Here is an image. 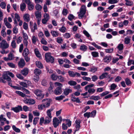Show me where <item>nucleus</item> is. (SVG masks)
Returning a JSON list of instances; mask_svg holds the SVG:
<instances>
[{
  "label": "nucleus",
  "mask_w": 134,
  "mask_h": 134,
  "mask_svg": "<svg viewBox=\"0 0 134 134\" xmlns=\"http://www.w3.org/2000/svg\"><path fill=\"white\" fill-rule=\"evenodd\" d=\"M23 18L25 21L29 22L30 20V16L28 14H25L24 15Z\"/></svg>",
  "instance_id": "obj_16"
},
{
  "label": "nucleus",
  "mask_w": 134,
  "mask_h": 134,
  "mask_svg": "<svg viewBox=\"0 0 134 134\" xmlns=\"http://www.w3.org/2000/svg\"><path fill=\"white\" fill-rule=\"evenodd\" d=\"M42 91L38 89H36L34 91V93L37 96V99H42L44 97V95L42 93Z\"/></svg>",
  "instance_id": "obj_4"
},
{
  "label": "nucleus",
  "mask_w": 134,
  "mask_h": 134,
  "mask_svg": "<svg viewBox=\"0 0 134 134\" xmlns=\"http://www.w3.org/2000/svg\"><path fill=\"white\" fill-rule=\"evenodd\" d=\"M45 58L46 61L47 62H51L52 63L54 61V58L51 56L50 53H48L45 54Z\"/></svg>",
  "instance_id": "obj_5"
},
{
  "label": "nucleus",
  "mask_w": 134,
  "mask_h": 134,
  "mask_svg": "<svg viewBox=\"0 0 134 134\" xmlns=\"http://www.w3.org/2000/svg\"><path fill=\"white\" fill-rule=\"evenodd\" d=\"M75 16L72 14H69L68 16V18L70 21H72L74 18Z\"/></svg>",
  "instance_id": "obj_62"
},
{
  "label": "nucleus",
  "mask_w": 134,
  "mask_h": 134,
  "mask_svg": "<svg viewBox=\"0 0 134 134\" xmlns=\"http://www.w3.org/2000/svg\"><path fill=\"white\" fill-rule=\"evenodd\" d=\"M28 69L27 68H25L21 71V73L23 75L26 76L28 74Z\"/></svg>",
  "instance_id": "obj_23"
},
{
  "label": "nucleus",
  "mask_w": 134,
  "mask_h": 134,
  "mask_svg": "<svg viewBox=\"0 0 134 134\" xmlns=\"http://www.w3.org/2000/svg\"><path fill=\"white\" fill-rule=\"evenodd\" d=\"M57 79L60 82H63L65 81V78L62 76H58Z\"/></svg>",
  "instance_id": "obj_37"
},
{
  "label": "nucleus",
  "mask_w": 134,
  "mask_h": 134,
  "mask_svg": "<svg viewBox=\"0 0 134 134\" xmlns=\"http://www.w3.org/2000/svg\"><path fill=\"white\" fill-rule=\"evenodd\" d=\"M94 86V84H93L87 85L85 87V90L87 91L88 88H91L93 87Z\"/></svg>",
  "instance_id": "obj_51"
},
{
  "label": "nucleus",
  "mask_w": 134,
  "mask_h": 134,
  "mask_svg": "<svg viewBox=\"0 0 134 134\" xmlns=\"http://www.w3.org/2000/svg\"><path fill=\"white\" fill-rule=\"evenodd\" d=\"M90 99L95 100H97L100 99V98L99 96H92L90 97Z\"/></svg>",
  "instance_id": "obj_26"
},
{
  "label": "nucleus",
  "mask_w": 134,
  "mask_h": 134,
  "mask_svg": "<svg viewBox=\"0 0 134 134\" xmlns=\"http://www.w3.org/2000/svg\"><path fill=\"white\" fill-rule=\"evenodd\" d=\"M111 59V56H106L105 58L103 59L104 62L105 63H107L109 62Z\"/></svg>",
  "instance_id": "obj_19"
},
{
  "label": "nucleus",
  "mask_w": 134,
  "mask_h": 134,
  "mask_svg": "<svg viewBox=\"0 0 134 134\" xmlns=\"http://www.w3.org/2000/svg\"><path fill=\"white\" fill-rule=\"evenodd\" d=\"M65 98L64 95H62L60 96L57 97L55 98V99L57 100H60Z\"/></svg>",
  "instance_id": "obj_46"
},
{
  "label": "nucleus",
  "mask_w": 134,
  "mask_h": 134,
  "mask_svg": "<svg viewBox=\"0 0 134 134\" xmlns=\"http://www.w3.org/2000/svg\"><path fill=\"white\" fill-rule=\"evenodd\" d=\"M82 79L84 80L88 81H91V78L86 76H83L82 77Z\"/></svg>",
  "instance_id": "obj_59"
},
{
  "label": "nucleus",
  "mask_w": 134,
  "mask_h": 134,
  "mask_svg": "<svg viewBox=\"0 0 134 134\" xmlns=\"http://www.w3.org/2000/svg\"><path fill=\"white\" fill-rule=\"evenodd\" d=\"M21 10L23 11L26 7V5L25 3H23L21 4L20 5Z\"/></svg>",
  "instance_id": "obj_54"
},
{
  "label": "nucleus",
  "mask_w": 134,
  "mask_h": 134,
  "mask_svg": "<svg viewBox=\"0 0 134 134\" xmlns=\"http://www.w3.org/2000/svg\"><path fill=\"white\" fill-rule=\"evenodd\" d=\"M53 110V109L52 108H51L49 109L47 111V116H46L52 118L51 112Z\"/></svg>",
  "instance_id": "obj_30"
},
{
  "label": "nucleus",
  "mask_w": 134,
  "mask_h": 134,
  "mask_svg": "<svg viewBox=\"0 0 134 134\" xmlns=\"http://www.w3.org/2000/svg\"><path fill=\"white\" fill-rule=\"evenodd\" d=\"M12 128L13 130L15 131L16 132L19 133L20 132V130L19 129L16 127L15 126L13 125L12 126Z\"/></svg>",
  "instance_id": "obj_53"
},
{
  "label": "nucleus",
  "mask_w": 134,
  "mask_h": 134,
  "mask_svg": "<svg viewBox=\"0 0 134 134\" xmlns=\"http://www.w3.org/2000/svg\"><path fill=\"white\" fill-rule=\"evenodd\" d=\"M69 12L68 10L64 8L62 12V13L64 15H66Z\"/></svg>",
  "instance_id": "obj_58"
},
{
  "label": "nucleus",
  "mask_w": 134,
  "mask_h": 134,
  "mask_svg": "<svg viewBox=\"0 0 134 134\" xmlns=\"http://www.w3.org/2000/svg\"><path fill=\"white\" fill-rule=\"evenodd\" d=\"M52 118L51 117L46 116L44 123L45 124H46L49 123L51 121Z\"/></svg>",
  "instance_id": "obj_18"
},
{
  "label": "nucleus",
  "mask_w": 134,
  "mask_h": 134,
  "mask_svg": "<svg viewBox=\"0 0 134 134\" xmlns=\"http://www.w3.org/2000/svg\"><path fill=\"white\" fill-rule=\"evenodd\" d=\"M32 42L34 44H35L36 42L38 40L37 36L33 35L32 38Z\"/></svg>",
  "instance_id": "obj_35"
},
{
  "label": "nucleus",
  "mask_w": 134,
  "mask_h": 134,
  "mask_svg": "<svg viewBox=\"0 0 134 134\" xmlns=\"http://www.w3.org/2000/svg\"><path fill=\"white\" fill-rule=\"evenodd\" d=\"M91 54L93 57H96L99 56V53L96 51H93L91 52Z\"/></svg>",
  "instance_id": "obj_40"
},
{
  "label": "nucleus",
  "mask_w": 134,
  "mask_h": 134,
  "mask_svg": "<svg viewBox=\"0 0 134 134\" xmlns=\"http://www.w3.org/2000/svg\"><path fill=\"white\" fill-rule=\"evenodd\" d=\"M1 35L3 37H5L6 36V34L5 31V29H3L1 31Z\"/></svg>",
  "instance_id": "obj_64"
},
{
  "label": "nucleus",
  "mask_w": 134,
  "mask_h": 134,
  "mask_svg": "<svg viewBox=\"0 0 134 134\" xmlns=\"http://www.w3.org/2000/svg\"><path fill=\"white\" fill-rule=\"evenodd\" d=\"M54 84L59 87H57L53 92L56 95H59L62 93V85L59 82H55Z\"/></svg>",
  "instance_id": "obj_2"
},
{
  "label": "nucleus",
  "mask_w": 134,
  "mask_h": 134,
  "mask_svg": "<svg viewBox=\"0 0 134 134\" xmlns=\"http://www.w3.org/2000/svg\"><path fill=\"white\" fill-rule=\"evenodd\" d=\"M8 76L12 77H14V75L12 73L9 71H6L3 74L2 76L0 77V82L5 83L7 81H9L11 80V78Z\"/></svg>",
  "instance_id": "obj_1"
},
{
  "label": "nucleus",
  "mask_w": 134,
  "mask_h": 134,
  "mask_svg": "<svg viewBox=\"0 0 134 134\" xmlns=\"http://www.w3.org/2000/svg\"><path fill=\"white\" fill-rule=\"evenodd\" d=\"M15 93L18 94L19 95L23 97H26V94L21 92L19 91H15Z\"/></svg>",
  "instance_id": "obj_25"
},
{
  "label": "nucleus",
  "mask_w": 134,
  "mask_h": 134,
  "mask_svg": "<svg viewBox=\"0 0 134 134\" xmlns=\"http://www.w3.org/2000/svg\"><path fill=\"white\" fill-rule=\"evenodd\" d=\"M23 101L26 104L30 105H34L36 103L35 100L31 98H24Z\"/></svg>",
  "instance_id": "obj_6"
},
{
  "label": "nucleus",
  "mask_w": 134,
  "mask_h": 134,
  "mask_svg": "<svg viewBox=\"0 0 134 134\" xmlns=\"http://www.w3.org/2000/svg\"><path fill=\"white\" fill-rule=\"evenodd\" d=\"M81 123V121L80 120H76L75 121V127L76 130H75L74 134H75L76 132L77 131H78L80 128L81 127L80 124Z\"/></svg>",
  "instance_id": "obj_8"
},
{
  "label": "nucleus",
  "mask_w": 134,
  "mask_h": 134,
  "mask_svg": "<svg viewBox=\"0 0 134 134\" xmlns=\"http://www.w3.org/2000/svg\"><path fill=\"white\" fill-rule=\"evenodd\" d=\"M8 58L9 60H11L13 59L14 56L13 54L11 53H10L8 55Z\"/></svg>",
  "instance_id": "obj_60"
},
{
  "label": "nucleus",
  "mask_w": 134,
  "mask_h": 134,
  "mask_svg": "<svg viewBox=\"0 0 134 134\" xmlns=\"http://www.w3.org/2000/svg\"><path fill=\"white\" fill-rule=\"evenodd\" d=\"M36 64L38 68L40 69L43 68V65L39 61H36Z\"/></svg>",
  "instance_id": "obj_34"
},
{
  "label": "nucleus",
  "mask_w": 134,
  "mask_h": 134,
  "mask_svg": "<svg viewBox=\"0 0 134 134\" xmlns=\"http://www.w3.org/2000/svg\"><path fill=\"white\" fill-rule=\"evenodd\" d=\"M114 50L113 48L105 49V52L107 53H112Z\"/></svg>",
  "instance_id": "obj_55"
},
{
  "label": "nucleus",
  "mask_w": 134,
  "mask_h": 134,
  "mask_svg": "<svg viewBox=\"0 0 134 134\" xmlns=\"http://www.w3.org/2000/svg\"><path fill=\"white\" fill-rule=\"evenodd\" d=\"M97 68L95 66L92 67L89 70L90 71L94 73L97 70Z\"/></svg>",
  "instance_id": "obj_36"
},
{
  "label": "nucleus",
  "mask_w": 134,
  "mask_h": 134,
  "mask_svg": "<svg viewBox=\"0 0 134 134\" xmlns=\"http://www.w3.org/2000/svg\"><path fill=\"white\" fill-rule=\"evenodd\" d=\"M44 108H45V106L44 104H39L38 105V108L39 110H42Z\"/></svg>",
  "instance_id": "obj_42"
},
{
  "label": "nucleus",
  "mask_w": 134,
  "mask_h": 134,
  "mask_svg": "<svg viewBox=\"0 0 134 134\" xmlns=\"http://www.w3.org/2000/svg\"><path fill=\"white\" fill-rule=\"evenodd\" d=\"M108 75V73L107 72L103 73L101 75L99 76V79L101 80L106 77Z\"/></svg>",
  "instance_id": "obj_29"
},
{
  "label": "nucleus",
  "mask_w": 134,
  "mask_h": 134,
  "mask_svg": "<svg viewBox=\"0 0 134 134\" xmlns=\"http://www.w3.org/2000/svg\"><path fill=\"white\" fill-rule=\"evenodd\" d=\"M25 65V62L24 59L23 58H21L19 62V66L20 68H23Z\"/></svg>",
  "instance_id": "obj_15"
},
{
  "label": "nucleus",
  "mask_w": 134,
  "mask_h": 134,
  "mask_svg": "<svg viewBox=\"0 0 134 134\" xmlns=\"http://www.w3.org/2000/svg\"><path fill=\"white\" fill-rule=\"evenodd\" d=\"M72 90L71 89L68 88H65L64 91V94L65 96H66L69 93L72 92Z\"/></svg>",
  "instance_id": "obj_14"
},
{
  "label": "nucleus",
  "mask_w": 134,
  "mask_h": 134,
  "mask_svg": "<svg viewBox=\"0 0 134 134\" xmlns=\"http://www.w3.org/2000/svg\"><path fill=\"white\" fill-rule=\"evenodd\" d=\"M91 44L94 47L97 48L98 49H100L101 48V47L96 44L95 42H91Z\"/></svg>",
  "instance_id": "obj_50"
},
{
  "label": "nucleus",
  "mask_w": 134,
  "mask_h": 134,
  "mask_svg": "<svg viewBox=\"0 0 134 134\" xmlns=\"http://www.w3.org/2000/svg\"><path fill=\"white\" fill-rule=\"evenodd\" d=\"M126 2L125 5L127 6H131L133 5V3L132 1L130 0H125Z\"/></svg>",
  "instance_id": "obj_17"
},
{
  "label": "nucleus",
  "mask_w": 134,
  "mask_h": 134,
  "mask_svg": "<svg viewBox=\"0 0 134 134\" xmlns=\"http://www.w3.org/2000/svg\"><path fill=\"white\" fill-rule=\"evenodd\" d=\"M51 33L53 37H57L59 35L58 32L55 31L51 30Z\"/></svg>",
  "instance_id": "obj_24"
},
{
  "label": "nucleus",
  "mask_w": 134,
  "mask_h": 134,
  "mask_svg": "<svg viewBox=\"0 0 134 134\" xmlns=\"http://www.w3.org/2000/svg\"><path fill=\"white\" fill-rule=\"evenodd\" d=\"M59 11L57 9H55L53 12V15L56 18H58L59 17Z\"/></svg>",
  "instance_id": "obj_20"
},
{
  "label": "nucleus",
  "mask_w": 134,
  "mask_h": 134,
  "mask_svg": "<svg viewBox=\"0 0 134 134\" xmlns=\"http://www.w3.org/2000/svg\"><path fill=\"white\" fill-rule=\"evenodd\" d=\"M51 102V100L49 99H44L42 100V102H45L43 104H44L45 106V108L48 107L49 106Z\"/></svg>",
  "instance_id": "obj_12"
},
{
  "label": "nucleus",
  "mask_w": 134,
  "mask_h": 134,
  "mask_svg": "<svg viewBox=\"0 0 134 134\" xmlns=\"http://www.w3.org/2000/svg\"><path fill=\"white\" fill-rule=\"evenodd\" d=\"M131 37L127 36L124 39V43L125 44H128L130 43L131 41Z\"/></svg>",
  "instance_id": "obj_22"
},
{
  "label": "nucleus",
  "mask_w": 134,
  "mask_h": 134,
  "mask_svg": "<svg viewBox=\"0 0 134 134\" xmlns=\"http://www.w3.org/2000/svg\"><path fill=\"white\" fill-rule=\"evenodd\" d=\"M71 100L74 102H76L78 103H80L81 102L78 98H76L75 97H72Z\"/></svg>",
  "instance_id": "obj_47"
},
{
  "label": "nucleus",
  "mask_w": 134,
  "mask_h": 134,
  "mask_svg": "<svg viewBox=\"0 0 134 134\" xmlns=\"http://www.w3.org/2000/svg\"><path fill=\"white\" fill-rule=\"evenodd\" d=\"M4 23L7 28L9 29H10L11 28V24L7 21V18H6L4 19Z\"/></svg>",
  "instance_id": "obj_21"
},
{
  "label": "nucleus",
  "mask_w": 134,
  "mask_h": 134,
  "mask_svg": "<svg viewBox=\"0 0 134 134\" xmlns=\"http://www.w3.org/2000/svg\"><path fill=\"white\" fill-rule=\"evenodd\" d=\"M68 84L70 86H74L77 84V83L75 81L73 80H70L68 82Z\"/></svg>",
  "instance_id": "obj_39"
},
{
  "label": "nucleus",
  "mask_w": 134,
  "mask_h": 134,
  "mask_svg": "<svg viewBox=\"0 0 134 134\" xmlns=\"http://www.w3.org/2000/svg\"><path fill=\"white\" fill-rule=\"evenodd\" d=\"M34 72L36 75L38 76L41 74V72L40 70L36 68L34 70Z\"/></svg>",
  "instance_id": "obj_27"
},
{
  "label": "nucleus",
  "mask_w": 134,
  "mask_h": 134,
  "mask_svg": "<svg viewBox=\"0 0 134 134\" xmlns=\"http://www.w3.org/2000/svg\"><path fill=\"white\" fill-rule=\"evenodd\" d=\"M74 88L75 89H77L80 92L82 91V90L80 89L81 86L80 85H78L76 86H74Z\"/></svg>",
  "instance_id": "obj_57"
},
{
  "label": "nucleus",
  "mask_w": 134,
  "mask_h": 134,
  "mask_svg": "<svg viewBox=\"0 0 134 134\" xmlns=\"http://www.w3.org/2000/svg\"><path fill=\"white\" fill-rule=\"evenodd\" d=\"M117 87V85L115 83H112L110 86V90H114Z\"/></svg>",
  "instance_id": "obj_43"
},
{
  "label": "nucleus",
  "mask_w": 134,
  "mask_h": 134,
  "mask_svg": "<svg viewBox=\"0 0 134 134\" xmlns=\"http://www.w3.org/2000/svg\"><path fill=\"white\" fill-rule=\"evenodd\" d=\"M68 73L70 76L72 77H79L81 76V74L80 73L76 72H75L70 70L68 71Z\"/></svg>",
  "instance_id": "obj_7"
},
{
  "label": "nucleus",
  "mask_w": 134,
  "mask_h": 134,
  "mask_svg": "<svg viewBox=\"0 0 134 134\" xmlns=\"http://www.w3.org/2000/svg\"><path fill=\"white\" fill-rule=\"evenodd\" d=\"M80 49L82 51H86L87 49V47L84 44H82L80 47Z\"/></svg>",
  "instance_id": "obj_38"
},
{
  "label": "nucleus",
  "mask_w": 134,
  "mask_h": 134,
  "mask_svg": "<svg viewBox=\"0 0 134 134\" xmlns=\"http://www.w3.org/2000/svg\"><path fill=\"white\" fill-rule=\"evenodd\" d=\"M28 116L29 121L31 122H32L33 118V116L32 115L31 113H29Z\"/></svg>",
  "instance_id": "obj_56"
},
{
  "label": "nucleus",
  "mask_w": 134,
  "mask_h": 134,
  "mask_svg": "<svg viewBox=\"0 0 134 134\" xmlns=\"http://www.w3.org/2000/svg\"><path fill=\"white\" fill-rule=\"evenodd\" d=\"M35 53L37 57H38L39 58H41V55L40 53L37 50H35Z\"/></svg>",
  "instance_id": "obj_49"
},
{
  "label": "nucleus",
  "mask_w": 134,
  "mask_h": 134,
  "mask_svg": "<svg viewBox=\"0 0 134 134\" xmlns=\"http://www.w3.org/2000/svg\"><path fill=\"white\" fill-rule=\"evenodd\" d=\"M56 41L58 43L61 44L63 42V40L61 37H59L57 38Z\"/></svg>",
  "instance_id": "obj_48"
},
{
  "label": "nucleus",
  "mask_w": 134,
  "mask_h": 134,
  "mask_svg": "<svg viewBox=\"0 0 134 134\" xmlns=\"http://www.w3.org/2000/svg\"><path fill=\"white\" fill-rule=\"evenodd\" d=\"M88 93L90 94L94 93L96 91V90L93 88H88L87 90Z\"/></svg>",
  "instance_id": "obj_28"
},
{
  "label": "nucleus",
  "mask_w": 134,
  "mask_h": 134,
  "mask_svg": "<svg viewBox=\"0 0 134 134\" xmlns=\"http://www.w3.org/2000/svg\"><path fill=\"white\" fill-rule=\"evenodd\" d=\"M58 76L54 74H53L51 76V78L52 80L55 81L57 80Z\"/></svg>",
  "instance_id": "obj_45"
},
{
  "label": "nucleus",
  "mask_w": 134,
  "mask_h": 134,
  "mask_svg": "<svg viewBox=\"0 0 134 134\" xmlns=\"http://www.w3.org/2000/svg\"><path fill=\"white\" fill-rule=\"evenodd\" d=\"M125 81L126 84L127 85H129L131 83V82L130 80L128 78L125 79Z\"/></svg>",
  "instance_id": "obj_63"
},
{
  "label": "nucleus",
  "mask_w": 134,
  "mask_h": 134,
  "mask_svg": "<svg viewBox=\"0 0 134 134\" xmlns=\"http://www.w3.org/2000/svg\"><path fill=\"white\" fill-rule=\"evenodd\" d=\"M10 46H11L13 48L15 49L16 48L17 45L15 41H14V40H12Z\"/></svg>",
  "instance_id": "obj_31"
},
{
  "label": "nucleus",
  "mask_w": 134,
  "mask_h": 134,
  "mask_svg": "<svg viewBox=\"0 0 134 134\" xmlns=\"http://www.w3.org/2000/svg\"><path fill=\"white\" fill-rule=\"evenodd\" d=\"M15 18L14 20V24L16 26L18 25V23L17 21L19 20H20V17L19 15L17 13L15 14Z\"/></svg>",
  "instance_id": "obj_13"
},
{
  "label": "nucleus",
  "mask_w": 134,
  "mask_h": 134,
  "mask_svg": "<svg viewBox=\"0 0 134 134\" xmlns=\"http://www.w3.org/2000/svg\"><path fill=\"white\" fill-rule=\"evenodd\" d=\"M61 123L57 118L56 117L54 118L53 119V124L54 127H57L59 125V124Z\"/></svg>",
  "instance_id": "obj_10"
},
{
  "label": "nucleus",
  "mask_w": 134,
  "mask_h": 134,
  "mask_svg": "<svg viewBox=\"0 0 134 134\" xmlns=\"http://www.w3.org/2000/svg\"><path fill=\"white\" fill-rule=\"evenodd\" d=\"M35 8L38 11L41 10L42 9V7L38 4H36L35 5Z\"/></svg>",
  "instance_id": "obj_44"
},
{
  "label": "nucleus",
  "mask_w": 134,
  "mask_h": 134,
  "mask_svg": "<svg viewBox=\"0 0 134 134\" xmlns=\"http://www.w3.org/2000/svg\"><path fill=\"white\" fill-rule=\"evenodd\" d=\"M96 113V111L95 110L92 111L91 113L90 117L94 118L95 116Z\"/></svg>",
  "instance_id": "obj_61"
},
{
  "label": "nucleus",
  "mask_w": 134,
  "mask_h": 134,
  "mask_svg": "<svg viewBox=\"0 0 134 134\" xmlns=\"http://www.w3.org/2000/svg\"><path fill=\"white\" fill-rule=\"evenodd\" d=\"M11 110H13L15 112L17 113L19 112L20 111H22V108L21 106L18 105L17 107L12 108Z\"/></svg>",
  "instance_id": "obj_11"
},
{
  "label": "nucleus",
  "mask_w": 134,
  "mask_h": 134,
  "mask_svg": "<svg viewBox=\"0 0 134 134\" xmlns=\"http://www.w3.org/2000/svg\"><path fill=\"white\" fill-rule=\"evenodd\" d=\"M86 12L85 7L84 5H82L80 8V12L78 13L79 18V19L82 18L85 14Z\"/></svg>",
  "instance_id": "obj_3"
},
{
  "label": "nucleus",
  "mask_w": 134,
  "mask_h": 134,
  "mask_svg": "<svg viewBox=\"0 0 134 134\" xmlns=\"http://www.w3.org/2000/svg\"><path fill=\"white\" fill-rule=\"evenodd\" d=\"M0 44H1V48H2L6 49L9 47V44L4 40H2V42H0Z\"/></svg>",
  "instance_id": "obj_9"
},
{
  "label": "nucleus",
  "mask_w": 134,
  "mask_h": 134,
  "mask_svg": "<svg viewBox=\"0 0 134 134\" xmlns=\"http://www.w3.org/2000/svg\"><path fill=\"white\" fill-rule=\"evenodd\" d=\"M117 48L118 49L119 51H122L124 48L123 44L121 43L119 44L118 45Z\"/></svg>",
  "instance_id": "obj_41"
},
{
  "label": "nucleus",
  "mask_w": 134,
  "mask_h": 134,
  "mask_svg": "<svg viewBox=\"0 0 134 134\" xmlns=\"http://www.w3.org/2000/svg\"><path fill=\"white\" fill-rule=\"evenodd\" d=\"M35 15L37 19L41 18V13L40 12L38 11H36Z\"/></svg>",
  "instance_id": "obj_32"
},
{
  "label": "nucleus",
  "mask_w": 134,
  "mask_h": 134,
  "mask_svg": "<svg viewBox=\"0 0 134 134\" xmlns=\"http://www.w3.org/2000/svg\"><path fill=\"white\" fill-rule=\"evenodd\" d=\"M29 53V52L28 49L27 48H25L24 50L23 54V55L24 56H28Z\"/></svg>",
  "instance_id": "obj_33"
},
{
  "label": "nucleus",
  "mask_w": 134,
  "mask_h": 134,
  "mask_svg": "<svg viewBox=\"0 0 134 134\" xmlns=\"http://www.w3.org/2000/svg\"><path fill=\"white\" fill-rule=\"evenodd\" d=\"M29 10H32L34 8V5H33L32 3H31L29 4H27Z\"/></svg>",
  "instance_id": "obj_52"
}]
</instances>
